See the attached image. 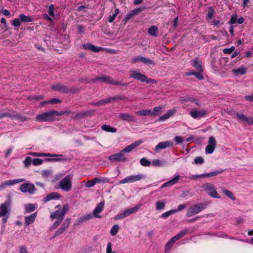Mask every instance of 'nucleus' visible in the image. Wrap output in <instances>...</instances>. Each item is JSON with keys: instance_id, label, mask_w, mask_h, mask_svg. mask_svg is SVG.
<instances>
[{"instance_id": "nucleus-58", "label": "nucleus", "mask_w": 253, "mask_h": 253, "mask_svg": "<svg viewBox=\"0 0 253 253\" xmlns=\"http://www.w3.org/2000/svg\"><path fill=\"white\" fill-rule=\"evenodd\" d=\"M175 212H176V211H173V210H170L169 211H168L163 213L162 214V217H163V218H166L168 217L171 214L174 213Z\"/></svg>"}, {"instance_id": "nucleus-20", "label": "nucleus", "mask_w": 253, "mask_h": 253, "mask_svg": "<svg viewBox=\"0 0 253 253\" xmlns=\"http://www.w3.org/2000/svg\"><path fill=\"white\" fill-rule=\"evenodd\" d=\"M143 143V141L142 140H139L133 143H131L129 145L125 147L123 150L122 152H130L133 149L138 147L139 145Z\"/></svg>"}, {"instance_id": "nucleus-52", "label": "nucleus", "mask_w": 253, "mask_h": 253, "mask_svg": "<svg viewBox=\"0 0 253 253\" xmlns=\"http://www.w3.org/2000/svg\"><path fill=\"white\" fill-rule=\"evenodd\" d=\"M21 22L20 18H15L12 22V25L15 27H18L20 26Z\"/></svg>"}, {"instance_id": "nucleus-18", "label": "nucleus", "mask_w": 253, "mask_h": 253, "mask_svg": "<svg viewBox=\"0 0 253 253\" xmlns=\"http://www.w3.org/2000/svg\"><path fill=\"white\" fill-rule=\"evenodd\" d=\"M113 79L112 77L107 76L103 75L102 77H97L95 78L92 80L91 82L93 83H96L98 81H100L102 82L105 83L106 84H112Z\"/></svg>"}, {"instance_id": "nucleus-56", "label": "nucleus", "mask_w": 253, "mask_h": 253, "mask_svg": "<svg viewBox=\"0 0 253 253\" xmlns=\"http://www.w3.org/2000/svg\"><path fill=\"white\" fill-rule=\"evenodd\" d=\"M165 208V203L163 201H158L156 203V210H161Z\"/></svg>"}, {"instance_id": "nucleus-11", "label": "nucleus", "mask_w": 253, "mask_h": 253, "mask_svg": "<svg viewBox=\"0 0 253 253\" xmlns=\"http://www.w3.org/2000/svg\"><path fill=\"white\" fill-rule=\"evenodd\" d=\"M38 157H56V158L53 159H47L46 160L48 161H52V162H57L60 161L62 160H66L65 158H63V155L59 154H50V153H38Z\"/></svg>"}, {"instance_id": "nucleus-54", "label": "nucleus", "mask_w": 253, "mask_h": 253, "mask_svg": "<svg viewBox=\"0 0 253 253\" xmlns=\"http://www.w3.org/2000/svg\"><path fill=\"white\" fill-rule=\"evenodd\" d=\"M43 160L39 158H36L33 159L32 164L33 165L37 166L41 165L42 164Z\"/></svg>"}, {"instance_id": "nucleus-29", "label": "nucleus", "mask_w": 253, "mask_h": 253, "mask_svg": "<svg viewBox=\"0 0 253 253\" xmlns=\"http://www.w3.org/2000/svg\"><path fill=\"white\" fill-rule=\"evenodd\" d=\"M176 241L172 237L170 240H169L165 245L164 250L165 252L166 253H169L171 250L174 243Z\"/></svg>"}, {"instance_id": "nucleus-9", "label": "nucleus", "mask_w": 253, "mask_h": 253, "mask_svg": "<svg viewBox=\"0 0 253 253\" xmlns=\"http://www.w3.org/2000/svg\"><path fill=\"white\" fill-rule=\"evenodd\" d=\"M68 210V207L67 206H64L62 209L57 210L51 213L50 218L52 219H57L62 220Z\"/></svg>"}, {"instance_id": "nucleus-37", "label": "nucleus", "mask_w": 253, "mask_h": 253, "mask_svg": "<svg viewBox=\"0 0 253 253\" xmlns=\"http://www.w3.org/2000/svg\"><path fill=\"white\" fill-rule=\"evenodd\" d=\"M26 212L30 213L35 210V206L32 204H28L25 206Z\"/></svg>"}, {"instance_id": "nucleus-15", "label": "nucleus", "mask_w": 253, "mask_h": 253, "mask_svg": "<svg viewBox=\"0 0 253 253\" xmlns=\"http://www.w3.org/2000/svg\"><path fill=\"white\" fill-rule=\"evenodd\" d=\"M173 145V142L171 141H165L159 142L155 147V151L159 152L160 150L168 147H172Z\"/></svg>"}, {"instance_id": "nucleus-22", "label": "nucleus", "mask_w": 253, "mask_h": 253, "mask_svg": "<svg viewBox=\"0 0 253 253\" xmlns=\"http://www.w3.org/2000/svg\"><path fill=\"white\" fill-rule=\"evenodd\" d=\"M179 176L177 175L175 176L174 178H173L172 179L164 183L161 187V189H163L164 187H169L171 186L176 183L178 182V180H179Z\"/></svg>"}, {"instance_id": "nucleus-51", "label": "nucleus", "mask_w": 253, "mask_h": 253, "mask_svg": "<svg viewBox=\"0 0 253 253\" xmlns=\"http://www.w3.org/2000/svg\"><path fill=\"white\" fill-rule=\"evenodd\" d=\"M112 85H122L123 86H127L128 85V83H124L122 81H116L115 80H113V82L112 83Z\"/></svg>"}, {"instance_id": "nucleus-16", "label": "nucleus", "mask_w": 253, "mask_h": 253, "mask_svg": "<svg viewBox=\"0 0 253 253\" xmlns=\"http://www.w3.org/2000/svg\"><path fill=\"white\" fill-rule=\"evenodd\" d=\"M109 159L111 161L125 162L126 158L125 157L122 151L117 154L112 155L109 156Z\"/></svg>"}, {"instance_id": "nucleus-50", "label": "nucleus", "mask_w": 253, "mask_h": 253, "mask_svg": "<svg viewBox=\"0 0 253 253\" xmlns=\"http://www.w3.org/2000/svg\"><path fill=\"white\" fill-rule=\"evenodd\" d=\"M71 223V219L69 218H67L64 221L62 226H61L65 230L68 229Z\"/></svg>"}, {"instance_id": "nucleus-13", "label": "nucleus", "mask_w": 253, "mask_h": 253, "mask_svg": "<svg viewBox=\"0 0 253 253\" xmlns=\"http://www.w3.org/2000/svg\"><path fill=\"white\" fill-rule=\"evenodd\" d=\"M20 190L23 193L33 194L36 191V188L33 184L25 183L20 186Z\"/></svg>"}, {"instance_id": "nucleus-23", "label": "nucleus", "mask_w": 253, "mask_h": 253, "mask_svg": "<svg viewBox=\"0 0 253 253\" xmlns=\"http://www.w3.org/2000/svg\"><path fill=\"white\" fill-rule=\"evenodd\" d=\"M176 112V110L175 109H170L168 111V112L165 114L161 116L159 118V121H164L168 119H169L170 116H173Z\"/></svg>"}, {"instance_id": "nucleus-4", "label": "nucleus", "mask_w": 253, "mask_h": 253, "mask_svg": "<svg viewBox=\"0 0 253 253\" xmlns=\"http://www.w3.org/2000/svg\"><path fill=\"white\" fill-rule=\"evenodd\" d=\"M206 208V204L198 203L191 206L186 214L187 216L190 217L199 213Z\"/></svg>"}, {"instance_id": "nucleus-12", "label": "nucleus", "mask_w": 253, "mask_h": 253, "mask_svg": "<svg viewBox=\"0 0 253 253\" xmlns=\"http://www.w3.org/2000/svg\"><path fill=\"white\" fill-rule=\"evenodd\" d=\"M189 114L190 116L194 119H200L201 118L204 117L206 115L208 114V112L204 109L198 110H191Z\"/></svg>"}, {"instance_id": "nucleus-31", "label": "nucleus", "mask_w": 253, "mask_h": 253, "mask_svg": "<svg viewBox=\"0 0 253 253\" xmlns=\"http://www.w3.org/2000/svg\"><path fill=\"white\" fill-rule=\"evenodd\" d=\"M61 197L60 194L57 192H53L49 194H48L46 197L44 198V201L47 202L53 199H59Z\"/></svg>"}, {"instance_id": "nucleus-24", "label": "nucleus", "mask_w": 253, "mask_h": 253, "mask_svg": "<svg viewBox=\"0 0 253 253\" xmlns=\"http://www.w3.org/2000/svg\"><path fill=\"white\" fill-rule=\"evenodd\" d=\"M92 218V215L91 214H88L84 216H82L78 218L75 223V225H79L83 222H86Z\"/></svg>"}, {"instance_id": "nucleus-43", "label": "nucleus", "mask_w": 253, "mask_h": 253, "mask_svg": "<svg viewBox=\"0 0 253 253\" xmlns=\"http://www.w3.org/2000/svg\"><path fill=\"white\" fill-rule=\"evenodd\" d=\"M214 11L213 8L211 6L209 7L208 11L207 13V19H211L214 15Z\"/></svg>"}, {"instance_id": "nucleus-5", "label": "nucleus", "mask_w": 253, "mask_h": 253, "mask_svg": "<svg viewBox=\"0 0 253 253\" xmlns=\"http://www.w3.org/2000/svg\"><path fill=\"white\" fill-rule=\"evenodd\" d=\"M36 119L38 122H52L55 120L53 110L43 112L37 116Z\"/></svg>"}, {"instance_id": "nucleus-36", "label": "nucleus", "mask_w": 253, "mask_h": 253, "mask_svg": "<svg viewBox=\"0 0 253 253\" xmlns=\"http://www.w3.org/2000/svg\"><path fill=\"white\" fill-rule=\"evenodd\" d=\"M19 18L21 22H31L33 21V18L31 16H26L24 14H20Z\"/></svg>"}, {"instance_id": "nucleus-46", "label": "nucleus", "mask_w": 253, "mask_h": 253, "mask_svg": "<svg viewBox=\"0 0 253 253\" xmlns=\"http://www.w3.org/2000/svg\"><path fill=\"white\" fill-rule=\"evenodd\" d=\"M140 163L142 166L144 167H148L151 165V162L145 158L141 159Z\"/></svg>"}, {"instance_id": "nucleus-34", "label": "nucleus", "mask_w": 253, "mask_h": 253, "mask_svg": "<svg viewBox=\"0 0 253 253\" xmlns=\"http://www.w3.org/2000/svg\"><path fill=\"white\" fill-rule=\"evenodd\" d=\"M101 128L107 132H110L112 133L117 132V128L113 127L109 125H103L101 126Z\"/></svg>"}, {"instance_id": "nucleus-39", "label": "nucleus", "mask_w": 253, "mask_h": 253, "mask_svg": "<svg viewBox=\"0 0 253 253\" xmlns=\"http://www.w3.org/2000/svg\"><path fill=\"white\" fill-rule=\"evenodd\" d=\"M222 191L224 195L229 197L231 200H235V197L233 196L232 193L227 189H223Z\"/></svg>"}, {"instance_id": "nucleus-1", "label": "nucleus", "mask_w": 253, "mask_h": 253, "mask_svg": "<svg viewBox=\"0 0 253 253\" xmlns=\"http://www.w3.org/2000/svg\"><path fill=\"white\" fill-rule=\"evenodd\" d=\"M51 88L56 91L62 93L74 94L79 92V89L76 87H72L69 88L61 83H56L51 86Z\"/></svg>"}, {"instance_id": "nucleus-48", "label": "nucleus", "mask_w": 253, "mask_h": 253, "mask_svg": "<svg viewBox=\"0 0 253 253\" xmlns=\"http://www.w3.org/2000/svg\"><path fill=\"white\" fill-rule=\"evenodd\" d=\"M209 145L212 146L213 147H216V141L215 140V138L213 136H211L209 138Z\"/></svg>"}, {"instance_id": "nucleus-27", "label": "nucleus", "mask_w": 253, "mask_h": 253, "mask_svg": "<svg viewBox=\"0 0 253 253\" xmlns=\"http://www.w3.org/2000/svg\"><path fill=\"white\" fill-rule=\"evenodd\" d=\"M135 114L139 116H155V113L151 110H142L135 112Z\"/></svg>"}, {"instance_id": "nucleus-55", "label": "nucleus", "mask_w": 253, "mask_h": 253, "mask_svg": "<svg viewBox=\"0 0 253 253\" xmlns=\"http://www.w3.org/2000/svg\"><path fill=\"white\" fill-rule=\"evenodd\" d=\"M95 185L94 178L87 181L85 184V186L87 188H90L93 187Z\"/></svg>"}, {"instance_id": "nucleus-14", "label": "nucleus", "mask_w": 253, "mask_h": 253, "mask_svg": "<svg viewBox=\"0 0 253 253\" xmlns=\"http://www.w3.org/2000/svg\"><path fill=\"white\" fill-rule=\"evenodd\" d=\"M25 180L23 178H19L14 180H9L3 181L0 185V189H5L7 187L11 186L17 183L24 181Z\"/></svg>"}, {"instance_id": "nucleus-47", "label": "nucleus", "mask_w": 253, "mask_h": 253, "mask_svg": "<svg viewBox=\"0 0 253 253\" xmlns=\"http://www.w3.org/2000/svg\"><path fill=\"white\" fill-rule=\"evenodd\" d=\"M33 160L30 157H27L24 161V165L26 168H28L31 163H32Z\"/></svg>"}, {"instance_id": "nucleus-33", "label": "nucleus", "mask_w": 253, "mask_h": 253, "mask_svg": "<svg viewBox=\"0 0 253 253\" xmlns=\"http://www.w3.org/2000/svg\"><path fill=\"white\" fill-rule=\"evenodd\" d=\"M188 233V230H184L179 232L175 236L172 237L175 241L185 236Z\"/></svg>"}, {"instance_id": "nucleus-40", "label": "nucleus", "mask_w": 253, "mask_h": 253, "mask_svg": "<svg viewBox=\"0 0 253 253\" xmlns=\"http://www.w3.org/2000/svg\"><path fill=\"white\" fill-rule=\"evenodd\" d=\"M119 13V10L118 8H116L115 10V13L109 17L108 21L110 23H112L114 21L116 16Z\"/></svg>"}, {"instance_id": "nucleus-57", "label": "nucleus", "mask_w": 253, "mask_h": 253, "mask_svg": "<svg viewBox=\"0 0 253 253\" xmlns=\"http://www.w3.org/2000/svg\"><path fill=\"white\" fill-rule=\"evenodd\" d=\"M152 164L155 166L161 167L164 165V162L158 159H155L152 161Z\"/></svg>"}, {"instance_id": "nucleus-60", "label": "nucleus", "mask_w": 253, "mask_h": 253, "mask_svg": "<svg viewBox=\"0 0 253 253\" xmlns=\"http://www.w3.org/2000/svg\"><path fill=\"white\" fill-rule=\"evenodd\" d=\"M193 98H194L192 97H181L180 98V101L182 102H187L188 101L192 102L193 101Z\"/></svg>"}, {"instance_id": "nucleus-59", "label": "nucleus", "mask_w": 253, "mask_h": 253, "mask_svg": "<svg viewBox=\"0 0 253 253\" xmlns=\"http://www.w3.org/2000/svg\"><path fill=\"white\" fill-rule=\"evenodd\" d=\"M194 163L196 164H203L204 163V160L201 157H198L195 158Z\"/></svg>"}, {"instance_id": "nucleus-49", "label": "nucleus", "mask_w": 253, "mask_h": 253, "mask_svg": "<svg viewBox=\"0 0 253 253\" xmlns=\"http://www.w3.org/2000/svg\"><path fill=\"white\" fill-rule=\"evenodd\" d=\"M110 103V101L109 100V98H107V99H103V100H99V101H97L96 103H93L92 104L95 105H104L105 104H107V103Z\"/></svg>"}, {"instance_id": "nucleus-26", "label": "nucleus", "mask_w": 253, "mask_h": 253, "mask_svg": "<svg viewBox=\"0 0 253 253\" xmlns=\"http://www.w3.org/2000/svg\"><path fill=\"white\" fill-rule=\"evenodd\" d=\"M247 68L244 67H241L238 69H233L232 70V72L236 76H238L245 74L247 72Z\"/></svg>"}, {"instance_id": "nucleus-42", "label": "nucleus", "mask_w": 253, "mask_h": 253, "mask_svg": "<svg viewBox=\"0 0 253 253\" xmlns=\"http://www.w3.org/2000/svg\"><path fill=\"white\" fill-rule=\"evenodd\" d=\"M108 98H109V100L110 103L112 102H115V101H116L118 100H120V99H125L126 98V97L124 95H122V96L117 95V96H113V97H110Z\"/></svg>"}, {"instance_id": "nucleus-17", "label": "nucleus", "mask_w": 253, "mask_h": 253, "mask_svg": "<svg viewBox=\"0 0 253 253\" xmlns=\"http://www.w3.org/2000/svg\"><path fill=\"white\" fill-rule=\"evenodd\" d=\"M132 63H136L138 62H142L145 64H153V62L152 60L148 58H145L143 56H136L131 59Z\"/></svg>"}, {"instance_id": "nucleus-32", "label": "nucleus", "mask_w": 253, "mask_h": 253, "mask_svg": "<svg viewBox=\"0 0 253 253\" xmlns=\"http://www.w3.org/2000/svg\"><path fill=\"white\" fill-rule=\"evenodd\" d=\"M149 35L157 37L158 36V28L156 26H151L148 30Z\"/></svg>"}, {"instance_id": "nucleus-28", "label": "nucleus", "mask_w": 253, "mask_h": 253, "mask_svg": "<svg viewBox=\"0 0 253 253\" xmlns=\"http://www.w3.org/2000/svg\"><path fill=\"white\" fill-rule=\"evenodd\" d=\"M192 65L199 72H202L203 71L202 63L200 61L198 60L197 58H195L192 62Z\"/></svg>"}, {"instance_id": "nucleus-62", "label": "nucleus", "mask_w": 253, "mask_h": 253, "mask_svg": "<svg viewBox=\"0 0 253 253\" xmlns=\"http://www.w3.org/2000/svg\"><path fill=\"white\" fill-rule=\"evenodd\" d=\"M235 49L234 46H232L230 48H225L223 49V53L225 54H230Z\"/></svg>"}, {"instance_id": "nucleus-44", "label": "nucleus", "mask_w": 253, "mask_h": 253, "mask_svg": "<svg viewBox=\"0 0 253 253\" xmlns=\"http://www.w3.org/2000/svg\"><path fill=\"white\" fill-rule=\"evenodd\" d=\"M236 115L238 120H241L243 122H246L247 117L245 116L243 114L236 112Z\"/></svg>"}, {"instance_id": "nucleus-19", "label": "nucleus", "mask_w": 253, "mask_h": 253, "mask_svg": "<svg viewBox=\"0 0 253 253\" xmlns=\"http://www.w3.org/2000/svg\"><path fill=\"white\" fill-rule=\"evenodd\" d=\"M83 48L90 50L95 52H98L102 51L104 48L100 46H95L91 43L84 44L82 45Z\"/></svg>"}, {"instance_id": "nucleus-8", "label": "nucleus", "mask_w": 253, "mask_h": 253, "mask_svg": "<svg viewBox=\"0 0 253 253\" xmlns=\"http://www.w3.org/2000/svg\"><path fill=\"white\" fill-rule=\"evenodd\" d=\"M202 188L204 190L207 192L213 198H220V196L217 194L216 191L213 185L210 183H207L203 184L202 186Z\"/></svg>"}, {"instance_id": "nucleus-53", "label": "nucleus", "mask_w": 253, "mask_h": 253, "mask_svg": "<svg viewBox=\"0 0 253 253\" xmlns=\"http://www.w3.org/2000/svg\"><path fill=\"white\" fill-rule=\"evenodd\" d=\"M215 148L213 147L212 146L208 145L206 147V149H205L206 153L207 154H211L213 152Z\"/></svg>"}, {"instance_id": "nucleus-10", "label": "nucleus", "mask_w": 253, "mask_h": 253, "mask_svg": "<svg viewBox=\"0 0 253 253\" xmlns=\"http://www.w3.org/2000/svg\"><path fill=\"white\" fill-rule=\"evenodd\" d=\"M145 178V176L142 174L138 175H132L126 177L119 182L120 184H124L126 183H131L135 181H139Z\"/></svg>"}, {"instance_id": "nucleus-64", "label": "nucleus", "mask_w": 253, "mask_h": 253, "mask_svg": "<svg viewBox=\"0 0 253 253\" xmlns=\"http://www.w3.org/2000/svg\"><path fill=\"white\" fill-rule=\"evenodd\" d=\"M134 17V16L133 15V14H132V13L131 12V11L129 13H127L126 16H125V22H127L128 20H129L130 19L133 18Z\"/></svg>"}, {"instance_id": "nucleus-2", "label": "nucleus", "mask_w": 253, "mask_h": 253, "mask_svg": "<svg viewBox=\"0 0 253 253\" xmlns=\"http://www.w3.org/2000/svg\"><path fill=\"white\" fill-rule=\"evenodd\" d=\"M129 77L142 82H145L147 84H156L157 81L154 79L147 78L146 76L135 70L129 71Z\"/></svg>"}, {"instance_id": "nucleus-61", "label": "nucleus", "mask_w": 253, "mask_h": 253, "mask_svg": "<svg viewBox=\"0 0 253 253\" xmlns=\"http://www.w3.org/2000/svg\"><path fill=\"white\" fill-rule=\"evenodd\" d=\"M106 253H117L115 252H112V243L111 242L108 243L107 245Z\"/></svg>"}, {"instance_id": "nucleus-45", "label": "nucleus", "mask_w": 253, "mask_h": 253, "mask_svg": "<svg viewBox=\"0 0 253 253\" xmlns=\"http://www.w3.org/2000/svg\"><path fill=\"white\" fill-rule=\"evenodd\" d=\"M53 113L54 114V119H55V117H57V116H63L64 115V114L67 113V114H69L70 113V112L69 111H60V112H58V111H54V110H53Z\"/></svg>"}, {"instance_id": "nucleus-3", "label": "nucleus", "mask_w": 253, "mask_h": 253, "mask_svg": "<svg viewBox=\"0 0 253 253\" xmlns=\"http://www.w3.org/2000/svg\"><path fill=\"white\" fill-rule=\"evenodd\" d=\"M73 174H68L64 177L59 183V187L65 191H69L72 188Z\"/></svg>"}, {"instance_id": "nucleus-38", "label": "nucleus", "mask_w": 253, "mask_h": 253, "mask_svg": "<svg viewBox=\"0 0 253 253\" xmlns=\"http://www.w3.org/2000/svg\"><path fill=\"white\" fill-rule=\"evenodd\" d=\"M119 230V226L118 224L114 225L110 230L111 235L113 236H115L118 232Z\"/></svg>"}, {"instance_id": "nucleus-30", "label": "nucleus", "mask_w": 253, "mask_h": 253, "mask_svg": "<svg viewBox=\"0 0 253 253\" xmlns=\"http://www.w3.org/2000/svg\"><path fill=\"white\" fill-rule=\"evenodd\" d=\"M37 216V213H34L29 216H26L25 217V223L27 225H29L32 224Z\"/></svg>"}, {"instance_id": "nucleus-35", "label": "nucleus", "mask_w": 253, "mask_h": 253, "mask_svg": "<svg viewBox=\"0 0 253 253\" xmlns=\"http://www.w3.org/2000/svg\"><path fill=\"white\" fill-rule=\"evenodd\" d=\"M224 170L221 169L218 170H215L211 172L204 173V178L213 177L217 175V174L222 173Z\"/></svg>"}, {"instance_id": "nucleus-41", "label": "nucleus", "mask_w": 253, "mask_h": 253, "mask_svg": "<svg viewBox=\"0 0 253 253\" xmlns=\"http://www.w3.org/2000/svg\"><path fill=\"white\" fill-rule=\"evenodd\" d=\"M94 112V110H90V111H87L85 112H84L83 113H79L78 114H77L76 115V117H86V116H90V115H91L92 114H93Z\"/></svg>"}, {"instance_id": "nucleus-6", "label": "nucleus", "mask_w": 253, "mask_h": 253, "mask_svg": "<svg viewBox=\"0 0 253 253\" xmlns=\"http://www.w3.org/2000/svg\"><path fill=\"white\" fill-rule=\"evenodd\" d=\"M141 204H137L135 207L124 210V211L121 213H118L116 216L115 219H121L125 218L132 213L136 212L141 207Z\"/></svg>"}, {"instance_id": "nucleus-7", "label": "nucleus", "mask_w": 253, "mask_h": 253, "mask_svg": "<svg viewBox=\"0 0 253 253\" xmlns=\"http://www.w3.org/2000/svg\"><path fill=\"white\" fill-rule=\"evenodd\" d=\"M11 208V203L10 200H6L0 206V217H8L9 215V212Z\"/></svg>"}, {"instance_id": "nucleus-21", "label": "nucleus", "mask_w": 253, "mask_h": 253, "mask_svg": "<svg viewBox=\"0 0 253 253\" xmlns=\"http://www.w3.org/2000/svg\"><path fill=\"white\" fill-rule=\"evenodd\" d=\"M104 205V202L102 201L100 203H99L98 205L96 206V207L94 209L93 211V214L95 217L98 218L101 217V216L98 215V214L100 213L102 211Z\"/></svg>"}, {"instance_id": "nucleus-63", "label": "nucleus", "mask_w": 253, "mask_h": 253, "mask_svg": "<svg viewBox=\"0 0 253 253\" xmlns=\"http://www.w3.org/2000/svg\"><path fill=\"white\" fill-rule=\"evenodd\" d=\"M54 6L53 4H50L49 6L48 13L51 16H54Z\"/></svg>"}, {"instance_id": "nucleus-25", "label": "nucleus", "mask_w": 253, "mask_h": 253, "mask_svg": "<svg viewBox=\"0 0 253 253\" xmlns=\"http://www.w3.org/2000/svg\"><path fill=\"white\" fill-rule=\"evenodd\" d=\"M120 118L122 120L126 121L128 122H134V116L129 115L128 113H122L120 114Z\"/></svg>"}]
</instances>
